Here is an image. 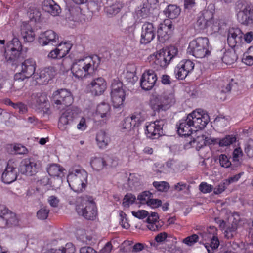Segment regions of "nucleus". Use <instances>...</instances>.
Masks as SVG:
<instances>
[{
	"mask_svg": "<svg viewBox=\"0 0 253 253\" xmlns=\"http://www.w3.org/2000/svg\"><path fill=\"white\" fill-rule=\"evenodd\" d=\"M122 126L123 129L127 130H130L132 128L135 127V126H133L132 119L130 117L126 118L124 120Z\"/></svg>",
	"mask_w": 253,
	"mask_h": 253,
	"instance_id": "680f3d73",
	"label": "nucleus"
},
{
	"mask_svg": "<svg viewBox=\"0 0 253 253\" xmlns=\"http://www.w3.org/2000/svg\"><path fill=\"white\" fill-rule=\"evenodd\" d=\"M206 139H207V136L205 135H198L189 141V144L191 147H195L197 150H199L203 146H206Z\"/></svg>",
	"mask_w": 253,
	"mask_h": 253,
	"instance_id": "473e14b6",
	"label": "nucleus"
},
{
	"mask_svg": "<svg viewBox=\"0 0 253 253\" xmlns=\"http://www.w3.org/2000/svg\"><path fill=\"white\" fill-rule=\"evenodd\" d=\"M71 70L73 75L78 79H82L86 77L84 72V70H82L81 67H80V64L78 61L73 63Z\"/></svg>",
	"mask_w": 253,
	"mask_h": 253,
	"instance_id": "f704fd0d",
	"label": "nucleus"
},
{
	"mask_svg": "<svg viewBox=\"0 0 253 253\" xmlns=\"http://www.w3.org/2000/svg\"><path fill=\"white\" fill-rule=\"evenodd\" d=\"M180 12V9L175 5H168L167 8L164 11L167 17L172 19L176 18L179 15Z\"/></svg>",
	"mask_w": 253,
	"mask_h": 253,
	"instance_id": "2f4dec72",
	"label": "nucleus"
},
{
	"mask_svg": "<svg viewBox=\"0 0 253 253\" xmlns=\"http://www.w3.org/2000/svg\"><path fill=\"white\" fill-rule=\"evenodd\" d=\"M39 42L42 46L51 44L57 46L59 42L57 34L53 30H49L40 34Z\"/></svg>",
	"mask_w": 253,
	"mask_h": 253,
	"instance_id": "f3484780",
	"label": "nucleus"
},
{
	"mask_svg": "<svg viewBox=\"0 0 253 253\" xmlns=\"http://www.w3.org/2000/svg\"><path fill=\"white\" fill-rule=\"evenodd\" d=\"M21 70L20 73L24 74L25 77L30 78L35 73L36 68V62L32 59L25 60L21 65Z\"/></svg>",
	"mask_w": 253,
	"mask_h": 253,
	"instance_id": "4be33fe9",
	"label": "nucleus"
},
{
	"mask_svg": "<svg viewBox=\"0 0 253 253\" xmlns=\"http://www.w3.org/2000/svg\"><path fill=\"white\" fill-rule=\"evenodd\" d=\"M49 212V210L47 207L40 209L37 213V217L41 220L47 219Z\"/></svg>",
	"mask_w": 253,
	"mask_h": 253,
	"instance_id": "bf43d9fd",
	"label": "nucleus"
},
{
	"mask_svg": "<svg viewBox=\"0 0 253 253\" xmlns=\"http://www.w3.org/2000/svg\"><path fill=\"white\" fill-rule=\"evenodd\" d=\"M105 168H112L116 167L117 164V161L112 157L107 156L104 158Z\"/></svg>",
	"mask_w": 253,
	"mask_h": 253,
	"instance_id": "6e6d98bb",
	"label": "nucleus"
},
{
	"mask_svg": "<svg viewBox=\"0 0 253 253\" xmlns=\"http://www.w3.org/2000/svg\"><path fill=\"white\" fill-rule=\"evenodd\" d=\"M154 187L161 192H167L169 188V185L166 181H154L153 183Z\"/></svg>",
	"mask_w": 253,
	"mask_h": 253,
	"instance_id": "3c124183",
	"label": "nucleus"
},
{
	"mask_svg": "<svg viewBox=\"0 0 253 253\" xmlns=\"http://www.w3.org/2000/svg\"><path fill=\"white\" fill-rule=\"evenodd\" d=\"M21 35L25 42H29L34 40V32L31 25L28 23H24L21 26Z\"/></svg>",
	"mask_w": 253,
	"mask_h": 253,
	"instance_id": "bb28decb",
	"label": "nucleus"
},
{
	"mask_svg": "<svg viewBox=\"0 0 253 253\" xmlns=\"http://www.w3.org/2000/svg\"><path fill=\"white\" fill-rule=\"evenodd\" d=\"M174 103V94L165 93L161 95L153 96L150 100L149 105L154 112L159 113L166 111Z\"/></svg>",
	"mask_w": 253,
	"mask_h": 253,
	"instance_id": "0eeeda50",
	"label": "nucleus"
},
{
	"mask_svg": "<svg viewBox=\"0 0 253 253\" xmlns=\"http://www.w3.org/2000/svg\"><path fill=\"white\" fill-rule=\"evenodd\" d=\"M132 119L133 126H138L145 120V116L143 113L136 112L130 117Z\"/></svg>",
	"mask_w": 253,
	"mask_h": 253,
	"instance_id": "37998d69",
	"label": "nucleus"
},
{
	"mask_svg": "<svg viewBox=\"0 0 253 253\" xmlns=\"http://www.w3.org/2000/svg\"><path fill=\"white\" fill-rule=\"evenodd\" d=\"M28 14L30 20H34L35 22L39 21L41 16L39 9L35 7L30 8L28 11Z\"/></svg>",
	"mask_w": 253,
	"mask_h": 253,
	"instance_id": "de8ad7c7",
	"label": "nucleus"
},
{
	"mask_svg": "<svg viewBox=\"0 0 253 253\" xmlns=\"http://www.w3.org/2000/svg\"><path fill=\"white\" fill-rule=\"evenodd\" d=\"M13 150L16 154H25L28 153L27 149L20 144H16L13 146Z\"/></svg>",
	"mask_w": 253,
	"mask_h": 253,
	"instance_id": "0e129e2a",
	"label": "nucleus"
},
{
	"mask_svg": "<svg viewBox=\"0 0 253 253\" xmlns=\"http://www.w3.org/2000/svg\"><path fill=\"white\" fill-rule=\"evenodd\" d=\"M68 18L72 21H78L81 16V9L78 6L72 7L69 9Z\"/></svg>",
	"mask_w": 253,
	"mask_h": 253,
	"instance_id": "e433bc0d",
	"label": "nucleus"
},
{
	"mask_svg": "<svg viewBox=\"0 0 253 253\" xmlns=\"http://www.w3.org/2000/svg\"><path fill=\"white\" fill-rule=\"evenodd\" d=\"M96 141L99 148L105 149L110 142V138L104 131L100 130L96 134Z\"/></svg>",
	"mask_w": 253,
	"mask_h": 253,
	"instance_id": "cd10ccee",
	"label": "nucleus"
},
{
	"mask_svg": "<svg viewBox=\"0 0 253 253\" xmlns=\"http://www.w3.org/2000/svg\"><path fill=\"white\" fill-rule=\"evenodd\" d=\"M126 95V91L121 90L117 93H111V100L115 108H118L123 105Z\"/></svg>",
	"mask_w": 253,
	"mask_h": 253,
	"instance_id": "c756f323",
	"label": "nucleus"
},
{
	"mask_svg": "<svg viewBox=\"0 0 253 253\" xmlns=\"http://www.w3.org/2000/svg\"><path fill=\"white\" fill-rule=\"evenodd\" d=\"M237 20L245 26L253 25V6L244 0H238L235 5Z\"/></svg>",
	"mask_w": 253,
	"mask_h": 253,
	"instance_id": "f03ea898",
	"label": "nucleus"
},
{
	"mask_svg": "<svg viewBox=\"0 0 253 253\" xmlns=\"http://www.w3.org/2000/svg\"><path fill=\"white\" fill-rule=\"evenodd\" d=\"M111 93H117L120 91H125L124 86L122 82L119 81V79H114L111 84Z\"/></svg>",
	"mask_w": 253,
	"mask_h": 253,
	"instance_id": "49530a36",
	"label": "nucleus"
},
{
	"mask_svg": "<svg viewBox=\"0 0 253 253\" xmlns=\"http://www.w3.org/2000/svg\"><path fill=\"white\" fill-rule=\"evenodd\" d=\"M74 125L73 113L67 110L59 118L58 126L61 131H67Z\"/></svg>",
	"mask_w": 253,
	"mask_h": 253,
	"instance_id": "a211bd4d",
	"label": "nucleus"
},
{
	"mask_svg": "<svg viewBox=\"0 0 253 253\" xmlns=\"http://www.w3.org/2000/svg\"><path fill=\"white\" fill-rule=\"evenodd\" d=\"M177 49L173 46L161 49L151 56L154 60L151 66L157 71L164 69L177 56Z\"/></svg>",
	"mask_w": 253,
	"mask_h": 253,
	"instance_id": "f257e3e1",
	"label": "nucleus"
},
{
	"mask_svg": "<svg viewBox=\"0 0 253 253\" xmlns=\"http://www.w3.org/2000/svg\"><path fill=\"white\" fill-rule=\"evenodd\" d=\"M58 46L57 49H58L60 56L63 57L65 56L70 51L72 45L70 42H61L59 44H57Z\"/></svg>",
	"mask_w": 253,
	"mask_h": 253,
	"instance_id": "ea45409f",
	"label": "nucleus"
},
{
	"mask_svg": "<svg viewBox=\"0 0 253 253\" xmlns=\"http://www.w3.org/2000/svg\"><path fill=\"white\" fill-rule=\"evenodd\" d=\"M110 110V106L108 104L102 103L97 106L96 112L103 118L109 116Z\"/></svg>",
	"mask_w": 253,
	"mask_h": 253,
	"instance_id": "79ce46f5",
	"label": "nucleus"
},
{
	"mask_svg": "<svg viewBox=\"0 0 253 253\" xmlns=\"http://www.w3.org/2000/svg\"><path fill=\"white\" fill-rule=\"evenodd\" d=\"M199 236L196 234H193L183 239L182 242L188 246H192L195 243L198 242Z\"/></svg>",
	"mask_w": 253,
	"mask_h": 253,
	"instance_id": "864d4df0",
	"label": "nucleus"
},
{
	"mask_svg": "<svg viewBox=\"0 0 253 253\" xmlns=\"http://www.w3.org/2000/svg\"><path fill=\"white\" fill-rule=\"evenodd\" d=\"M188 50L190 54L197 58H203L209 56L211 47L210 46L208 38L198 37L193 40L189 43Z\"/></svg>",
	"mask_w": 253,
	"mask_h": 253,
	"instance_id": "7ed1b4c3",
	"label": "nucleus"
},
{
	"mask_svg": "<svg viewBox=\"0 0 253 253\" xmlns=\"http://www.w3.org/2000/svg\"><path fill=\"white\" fill-rule=\"evenodd\" d=\"M245 152L250 158L253 157V140L249 141L245 147Z\"/></svg>",
	"mask_w": 253,
	"mask_h": 253,
	"instance_id": "69168bd1",
	"label": "nucleus"
},
{
	"mask_svg": "<svg viewBox=\"0 0 253 253\" xmlns=\"http://www.w3.org/2000/svg\"><path fill=\"white\" fill-rule=\"evenodd\" d=\"M195 29L198 32L209 29L212 32H217L219 30L217 22L213 21V13L211 10H204L198 17L195 24Z\"/></svg>",
	"mask_w": 253,
	"mask_h": 253,
	"instance_id": "423d86ee",
	"label": "nucleus"
},
{
	"mask_svg": "<svg viewBox=\"0 0 253 253\" xmlns=\"http://www.w3.org/2000/svg\"><path fill=\"white\" fill-rule=\"evenodd\" d=\"M21 50L14 49L10 50V54H9L8 52H5V58L7 61L13 62L15 61L19 56Z\"/></svg>",
	"mask_w": 253,
	"mask_h": 253,
	"instance_id": "603ef678",
	"label": "nucleus"
},
{
	"mask_svg": "<svg viewBox=\"0 0 253 253\" xmlns=\"http://www.w3.org/2000/svg\"><path fill=\"white\" fill-rule=\"evenodd\" d=\"M236 141V137L233 135H228L222 139H219L218 144L220 147L227 146L233 144Z\"/></svg>",
	"mask_w": 253,
	"mask_h": 253,
	"instance_id": "a18cd8bd",
	"label": "nucleus"
},
{
	"mask_svg": "<svg viewBox=\"0 0 253 253\" xmlns=\"http://www.w3.org/2000/svg\"><path fill=\"white\" fill-rule=\"evenodd\" d=\"M157 81V76L155 72L152 70H148L141 76L140 86L144 90H150L154 86Z\"/></svg>",
	"mask_w": 253,
	"mask_h": 253,
	"instance_id": "2eb2a0df",
	"label": "nucleus"
},
{
	"mask_svg": "<svg viewBox=\"0 0 253 253\" xmlns=\"http://www.w3.org/2000/svg\"><path fill=\"white\" fill-rule=\"evenodd\" d=\"M75 248L72 243L66 244L65 247H63L62 249H51L47 253H74Z\"/></svg>",
	"mask_w": 253,
	"mask_h": 253,
	"instance_id": "4c0bfd02",
	"label": "nucleus"
},
{
	"mask_svg": "<svg viewBox=\"0 0 253 253\" xmlns=\"http://www.w3.org/2000/svg\"><path fill=\"white\" fill-rule=\"evenodd\" d=\"M195 64L190 60L181 61L175 68V77L179 80H183L194 69Z\"/></svg>",
	"mask_w": 253,
	"mask_h": 253,
	"instance_id": "f8f14e48",
	"label": "nucleus"
},
{
	"mask_svg": "<svg viewBox=\"0 0 253 253\" xmlns=\"http://www.w3.org/2000/svg\"><path fill=\"white\" fill-rule=\"evenodd\" d=\"M242 37V33L240 29L237 28L229 30L227 37L229 45L234 48L238 44H240Z\"/></svg>",
	"mask_w": 253,
	"mask_h": 253,
	"instance_id": "412c9836",
	"label": "nucleus"
},
{
	"mask_svg": "<svg viewBox=\"0 0 253 253\" xmlns=\"http://www.w3.org/2000/svg\"><path fill=\"white\" fill-rule=\"evenodd\" d=\"M87 173L83 169H73L67 176V182L71 188L79 193L85 189L87 182Z\"/></svg>",
	"mask_w": 253,
	"mask_h": 253,
	"instance_id": "20e7f679",
	"label": "nucleus"
},
{
	"mask_svg": "<svg viewBox=\"0 0 253 253\" xmlns=\"http://www.w3.org/2000/svg\"><path fill=\"white\" fill-rule=\"evenodd\" d=\"M167 125L166 119H158L149 123L145 126V134L147 138L156 139L165 135L164 129Z\"/></svg>",
	"mask_w": 253,
	"mask_h": 253,
	"instance_id": "1a4fd4ad",
	"label": "nucleus"
},
{
	"mask_svg": "<svg viewBox=\"0 0 253 253\" xmlns=\"http://www.w3.org/2000/svg\"><path fill=\"white\" fill-rule=\"evenodd\" d=\"M90 165L92 169L96 171L102 170L105 168L104 158H93L90 162Z\"/></svg>",
	"mask_w": 253,
	"mask_h": 253,
	"instance_id": "a19ab883",
	"label": "nucleus"
},
{
	"mask_svg": "<svg viewBox=\"0 0 253 253\" xmlns=\"http://www.w3.org/2000/svg\"><path fill=\"white\" fill-rule=\"evenodd\" d=\"M42 8L45 12L54 16L58 15L61 11L59 5L53 0H44Z\"/></svg>",
	"mask_w": 253,
	"mask_h": 253,
	"instance_id": "b1692460",
	"label": "nucleus"
},
{
	"mask_svg": "<svg viewBox=\"0 0 253 253\" xmlns=\"http://www.w3.org/2000/svg\"><path fill=\"white\" fill-rule=\"evenodd\" d=\"M192 126H193L189 123L187 118L186 119L181 120L177 127L178 134L184 137L191 135L193 132Z\"/></svg>",
	"mask_w": 253,
	"mask_h": 253,
	"instance_id": "a878e982",
	"label": "nucleus"
},
{
	"mask_svg": "<svg viewBox=\"0 0 253 253\" xmlns=\"http://www.w3.org/2000/svg\"><path fill=\"white\" fill-rule=\"evenodd\" d=\"M136 199V198L134 195L131 193H127L123 198L122 205L125 207L128 208L130 205L134 203Z\"/></svg>",
	"mask_w": 253,
	"mask_h": 253,
	"instance_id": "09e8293b",
	"label": "nucleus"
},
{
	"mask_svg": "<svg viewBox=\"0 0 253 253\" xmlns=\"http://www.w3.org/2000/svg\"><path fill=\"white\" fill-rule=\"evenodd\" d=\"M242 155V151L240 148L234 149L233 152V165L231 166L232 170H236L237 168L240 166L241 162L239 161V158Z\"/></svg>",
	"mask_w": 253,
	"mask_h": 253,
	"instance_id": "c9c22d12",
	"label": "nucleus"
},
{
	"mask_svg": "<svg viewBox=\"0 0 253 253\" xmlns=\"http://www.w3.org/2000/svg\"><path fill=\"white\" fill-rule=\"evenodd\" d=\"M153 197V194L151 193L148 191H145L138 195L137 200L139 201L140 204H147V202Z\"/></svg>",
	"mask_w": 253,
	"mask_h": 253,
	"instance_id": "8fccbe9b",
	"label": "nucleus"
},
{
	"mask_svg": "<svg viewBox=\"0 0 253 253\" xmlns=\"http://www.w3.org/2000/svg\"><path fill=\"white\" fill-rule=\"evenodd\" d=\"M121 9V6L119 3H115L105 7V12L108 16H113L118 13Z\"/></svg>",
	"mask_w": 253,
	"mask_h": 253,
	"instance_id": "c03bdc74",
	"label": "nucleus"
},
{
	"mask_svg": "<svg viewBox=\"0 0 253 253\" xmlns=\"http://www.w3.org/2000/svg\"><path fill=\"white\" fill-rule=\"evenodd\" d=\"M219 161L220 166L225 168H230L233 164L229 160L227 156L225 154H221L219 157Z\"/></svg>",
	"mask_w": 253,
	"mask_h": 253,
	"instance_id": "5fc2aeb1",
	"label": "nucleus"
},
{
	"mask_svg": "<svg viewBox=\"0 0 253 253\" xmlns=\"http://www.w3.org/2000/svg\"><path fill=\"white\" fill-rule=\"evenodd\" d=\"M64 169L57 164H52L47 169L48 174L53 177H59L62 173Z\"/></svg>",
	"mask_w": 253,
	"mask_h": 253,
	"instance_id": "72a5a7b5",
	"label": "nucleus"
},
{
	"mask_svg": "<svg viewBox=\"0 0 253 253\" xmlns=\"http://www.w3.org/2000/svg\"><path fill=\"white\" fill-rule=\"evenodd\" d=\"M17 177L16 168L9 163L1 175V180L5 184H10L15 181Z\"/></svg>",
	"mask_w": 253,
	"mask_h": 253,
	"instance_id": "6ab92c4d",
	"label": "nucleus"
},
{
	"mask_svg": "<svg viewBox=\"0 0 253 253\" xmlns=\"http://www.w3.org/2000/svg\"><path fill=\"white\" fill-rule=\"evenodd\" d=\"M166 22V21H164ZM172 28L171 24L167 25L166 23H161L157 30V36L158 40L161 42H165L169 39L170 30Z\"/></svg>",
	"mask_w": 253,
	"mask_h": 253,
	"instance_id": "5701e85b",
	"label": "nucleus"
},
{
	"mask_svg": "<svg viewBox=\"0 0 253 253\" xmlns=\"http://www.w3.org/2000/svg\"><path fill=\"white\" fill-rule=\"evenodd\" d=\"M238 57L234 51H228L226 52L222 57V61L226 64L231 65L234 63Z\"/></svg>",
	"mask_w": 253,
	"mask_h": 253,
	"instance_id": "58836bf2",
	"label": "nucleus"
},
{
	"mask_svg": "<svg viewBox=\"0 0 253 253\" xmlns=\"http://www.w3.org/2000/svg\"><path fill=\"white\" fill-rule=\"evenodd\" d=\"M78 61L80 64V67L84 70L85 76L96 70L100 63V58L97 55L86 57L78 60Z\"/></svg>",
	"mask_w": 253,
	"mask_h": 253,
	"instance_id": "9b49d317",
	"label": "nucleus"
},
{
	"mask_svg": "<svg viewBox=\"0 0 253 253\" xmlns=\"http://www.w3.org/2000/svg\"><path fill=\"white\" fill-rule=\"evenodd\" d=\"M242 61L247 65L252 66L253 65V57L248 54V51L244 53Z\"/></svg>",
	"mask_w": 253,
	"mask_h": 253,
	"instance_id": "338daca9",
	"label": "nucleus"
},
{
	"mask_svg": "<svg viewBox=\"0 0 253 253\" xmlns=\"http://www.w3.org/2000/svg\"><path fill=\"white\" fill-rule=\"evenodd\" d=\"M107 87L105 80L102 77L94 79L87 85V89L93 95L99 96L103 93Z\"/></svg>",
	"mask_w": 253,
	"mask_h": 253,
	"instance_id": "dca6fc26",
	"label": "nucleus"
},
{
	"mask_svg": "<svg viewBox=\"0 0 253 253\" xmlns=\"http://www.w3.org/2000/svg\"><path fill=\"white\" fill-rule=\"evenodd\" d=\"M0 224L4 228L12 227L18 224L16 214L3 205H0Z\"/></svg>",
	"mask_w": 253,
	"mask_h": 253,
	"instance_id": "9d476101",
	"label": "nucleus"
},
{
	"mask_svg": "<svg viewBox=\"0 0 253 253\" xmlns=\"http://www.w3.org/2000/svg\"><path fill=\"white\" fill-rule=\"evenodd\" d=\"M29 78L21 73H16L14 76V82L12 85L14 90H19L22 88L25 84L26 80Z\"/></svg>",
	"mask_w": 253,
	"mask_h": 253,
	"instance_id": "c85d7f7f",
	"label": "nucleus"
},
{
	"mask_svg": "<svg viewBox=\"0 0 253 253\" xmlns=\"http://www.w3.org/2000/svg\"><path fill=\"white\" fill-rule=\"evenodd\" d=\"M213 189V186L206 182H202L199 185V190L203 193H210Z\"/></svg>",
	"mask_w": 253,
	"mask_h": 253,
	"instance_id": "e2e57ef3",
	"label": "nucleus"
},
{
	"mask_svg": "<svg viewBox=\"0 0 253 253\" xmlns=\"http://www.w3.org/2000/svg\"><path fill=\"white\" fill-rule=\"evenodd\" d=\"M40 167L38 161H36L33 159H25L21 163L20 170L22 174L32 176L38 172Z\"/></svg>",
	"mask_w": 253,
	"mask_h": 253,
	"instance_id": "ddd939ff",
	"label": "nucleus"
},
{
	"mask_svg": "<svg viewBox=\"0 0 253 253\" xmlns=\"http://www.w3.org/2000/svg\"><path fill=\"white\" fill-rule=\"evenodd\" d=\"M77 213L87 220H93L97 215V209L95 202L91 198L83 197L76 206Z\"/></svg>",
	"mask_w": 253,
	"mask_h": 253,
	"instance_id": "39448f33",
	"label": "nucleus"
},
{
	"mask_svg": "<svg viewBox=\"0 0 253 253\" xmlns=\"http://www.w3.org/2000/svg\"><path fill=\"white\" fill-rule=\"evenodd\" d=\"M197 115L198 120L194 122V124H192L193 127L200 129H203L209 121V116L207 114L202 113Z\"/></svg>",
	"mask_w": 253,
	"mask_h": 253,
	"instance_id": "7c9ffc66",
	"label": "nucleus"
},
{
	"mask_svg": "<svg viewBox=\"0 0 253 253\" xmlns=\"http://www.w3.org/2000/svg\"><path fill=\"white\" fill-rule=\"evenodd\" d=\"M210 241H211L210 244L205 243L204 245L205 246V244H208L211 250L216 249L218 247L219 241L217 237L215 234L212 236Z\"/></svg>",
	"mask_w": 253,
	"mask_h": 253,
	"instance_id": "052dcab7",
	"label": "nucleus"
},
{
	"mask_svg": "<svg viewBox=\"0 0 253 253\" xmlns=\"http://www.w3.org/2000/svg\"><path fill=\"white\" fill-rule=\"evenodd\" d=\"M210 229H212L213 230V233H210V231L208 230L207 232H204L203 233H200L199 235L202 238V241H201V242H203V244L204 243V241L210 240V239L215 234L214 232L216 231V228H215L214 227H210Z\"/></svg>",
	"mask_w": 253,
	"mask_h": 253,
	"instance_id": "13d9d810",
	"label": "nucleus"
},
{
	"mask_svg": "<svg viewBox=\"0 0 253 253\" xmlns=\"http://www.w3.org/2000/svg\"><path fill=\"white\" fill-rule=\"evenodd\" d=\"M51 101L55 107L63 110L72 104L73 98L70 91L66 89H61L53 92Z\"/></svg>",
	"mask_w": 253,
	"mask_h": 253,
	"instance_id": "6e6552de",
	"label": "nucleus"
},
{
	"mask_svg": "<svg viewBox=\"0 0 253 253\" xmlns=\"http://www.w3.org/2000/svg\"><path fill=\"white\" fill-rule=\"evenodd\" d=\"M156 28L153 23L145 22L142 26L140 42L146 44L150 43L155 37Z\"/></svg>",
	"mask_w": 253,
	"mask_h": 253,
	"instance_id": "4468645a",
	"label": "nucleus"
},
{
	"mask_svg": "<svg viewBox=\"0 0 253 253\" xmlns=\"http://www.w3.org/2000/svg\"><path fill=\"white\" fill-rule=\"evenodd\" d=\"M202 113H203V111H201V109H198L194 110L192 111V113L189 114L187 116L189 123L192 125V124H194V122L197 121L198 120L197 114H201Z\"/></svg>",
	"mask_w": 253,
	"mask_h": 253,
	"instance_id": "4d7b16f0",
	"label": "nucleus"
},
{
	"mask_svg": "<svg viewBox=\"0 0 253 253\" xmlns=\"http://www.w3.org/2000/svg\"><path fill=\"white\" fill-rule=\"evenodd\" d=\"M132 215L139 219H144L149 215V212L145 210H139L138 211H132Z\"/></svg>",
	"mask_w": 253,
	"mask_h": 253,
	"instance_id": "774afa93",
	"label": "nucleus"
},
{
	"mask_svg": "<svg viewBox=\"0 0 253 253\" xmlns=\"http://www.w3.org/2000/svg\"><path fill=\"white\" fill-rule=\"evenodd\" d=\"M46 96L44 93H37L33 94L31 96V106L35 109L42 108L46 101Z\"/></svg>",
	"mask_w": 253,
	"mask_h": 253,
	"instance_id": "393cba45",
	"label": "nucleus"
},
{
	"mask_svg": "<svg viewBox=\"0 0 253 253\" xmlns=\"http://www.w3.org/2000/svg\"><path fill=\"white\" fill-rule=\"evenodd\" d=\"M55 75V70L53 67H48L41 70L39 77L36 78L37 82L39 84H46Z\"/></svg>",
	"mask_w": 253,
	"mask_h": 253,
	"instance_id": "aec40b11",
	"label": "nucleus"
}]
</instances>
